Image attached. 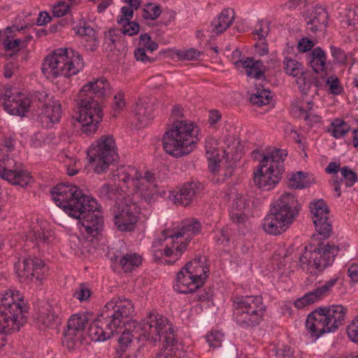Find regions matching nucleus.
<instances>
[{
  "mask_svg": "<svg viewBox=\"0 0 358 358\" xmlns=\"http://www.w3.org/2000/svg\"><path fill=\"white\" fill-rule=\"evenodd\" d=\"M85 66L80 54L72 49L59 48L48 55L42 64V72L48 78H69L83 71Z\"/></svg>",
  "mask_w": 358,
  "mask_h": 358,
  "instance_id": "423d86ee",
  "label": "nucleus"
},
{
  "mask_svg": "<svg viewBox=\"0 0 358 358\" xmlns=\"http://www.w3.org/2000/svg\"><path fill=\"white\" fill-rule=\"evenodd\" d=\"M92 294L90 289L85 284H80L73 293V296L80 301H87Z\"/></svg>",
  "mask_w": 358,
  "mask_h": 358,
  "instance_id": "5fc2aeb1",
  "label": "nucleus"
},
{
  "mask_svg": "<svg viewBox=\"0 0 358 358\" xmlns=\"http://www.w3.org/2000/svg\"><path fill=\"white\" fill-rule=\"evenodd\" d=\"M51 194L55 204L70 217L78 220L88 236L96 238L100 234L103 220L96 199L73 185L59 184Z\"/></svg>",
  "mask_w": 358,
  "mask_h": 358,
  "instance_id": "f257e3e1",
  "label": "nucleus"
},
{
  "mask_svg": "<svg viewBox=\"0 0 358 358\" xmlns=\"http://www.w3.org/2000/svg\"><path fill=\"white\" fill-rule=\"evenodd\" d=\"M269 212L290 224L299 213V203L294 195L285 193L271 204Z\"/></svg>",
  "mask_w": 358,
  "mask_h": 358,
  "instance_id": "2eb2a0df",
  "label": "nucleus"
},
{
  "mask_svg": "<svg viewBox=\"0 0 358 358\" xmlns=\"http://www.w3.org/2000/svg\"><path fill=\"white\" fill-rule=\"evenodd\" d=\"M37 243H47L53 238L51 231H45L41 227H34L30 233Z\"/></svg>",
  "mask_w": 358,
  "mask_h": 358,
  "instance_id": "37998d69",
  "label": "nucleus"
},
{
  "mask_svg": "<svg viewBox=\"0 0 358 358\" xmlns=\"http://www.w3.org/2000/svg\"><path fill=\"white\" fill-rule=\"evenodd\" d=\"M327 85L329 86L330 92L334 95H338L343 91V87L337 77H329L327 80Z\"/></svg>",
  "mask_w": 358,
  "mask_h": 358,
  "instance_id": "6e6d98bb",
  "label": "nucleus"
},
{
  "mask_svg": "<svg viewBox=\"0 0 358 358\" xmlns=\"http://www.w3.org/2000/svg\"><path fill=\"white\" fill-rule=\"evenodd\" d=\"M307 61L312 69L319 73L324 70L327 56L320 47H316L307 55Z\"/></svg>",
  "mask_w": 358,
  "mask_h": 358,
  "instance_id": "473e14b6",
  "label": "nucleus"
},
{
  "mask_svg": "<svg viewBox=\"0 0 358 358\" xmlns=\"http://www.w3.org/2000/svg\"><path fill=\"white\" fill-rule=\"evenodd\" d=\"M48 271V267L44 262L41 259L35 258L34 266L31 273L32 281L34 279L39 281L42 280Z\"/></svg>",
  "mask_w": 358,
  "mask_h": 358,
  "instance_id": "49530a36",
  "label": "nucleus"
},
{
  "mask_svg": "<svg viewBox=\"0 0 358 358\" xmlns=\"http://www.w3.org/2000/svg\"><path fill=\"white\" fill-rule=\"evenodd\" d=\"M315 45V43L313 40L307 37H303L298 42L297 49L299 52H306L311 50Z\"/></svg>",
  "mask_w": 358,
  "mask_h": 358,
  "instance_id": "e2e57ef3",
  "label": "nucleus"
},
{
  "mask_svg": "<svg viewBox=\"0 0 358 358\" xmlns=\"http://www.w3.org/2000/svg\"><path fill=\"white\" fill-rule=\"evenodd\" d=\"M117 180L125 183L131 182L137 189L142 192H152L157 187L154 174L150 171H145L141 175L139 171L133 166H122L117 169L115 175Z\"/></svg>",
  "mask_w": 358,
  "mask_h": 358,
  "instance_id": "ddd939ff",
  "label": "nucleus"
},
{
  "mask_svg": "<svg viewBox=\"0 0 358 358\" xmlns=\"http://www.w3.org/2000/svg\"><path fill=\"white\" fill-rule=\"evenodd\" d=\"M341 176L345 181L346 187H352L357 182V175L348 166H343L340 169Z\"/></svg>",
  "mask_w": 358,
  "mask_h": 358,
  "instance_id": "3c124183",
  "label": "nucleus"
},
{
  "mask_svg": "<svg viewBox=\"0 0 358 358\" xmlns=\"http://www.w3.org/2000/svg\"><path fill=\"white\" fill-rule=\"evenodd\" d=\"M350 130V126L346 122L341 119H336L327 127V132L334 138H339L345 136Z\"/></svg>",
  "mask_w": 358,
  "mask_h": 358,
  "instance_id": "e433bc0d",
  "label": "nucleus"
},
{
  "mask_svg": "<svg viewBox=\"0 0 358 358\" xmlns=\"http://www.w3.org/2000/svg\"><path fill=\"white\" fill-rule=\"evenodd\" d=\"M284 70L287 74L297 77L301 73H303L302 64L296 60L285 57L284 59Z\"/></svg>",
  "mask_w": 358,
  "mask_h": 358,
  "instance_id": "a19ab883",
  "label": "nucleus"
},
{
  "mask_svg": "<svg viewBox=\"0 0 358 358\" xmlns=\"http://www.w3.org/2000/svg\"><path fill=\"white\" fill-rule=\"evenodd\" d=\"M299 76V77H296V83L301 92L303 94H307L312 85L315 83V78L310 77L308 73H304L303 71Z\"/></svg>",
  "mask_w": 358,
  "mask_h": 358,
  "instance_id": "de8ad7c7",
  "label": "nucleus"
},
{
  "mask_svg": "<svg viewBox=\"0 0 358 358\" xmlns=\"http://www.w3.org/2000/svg\"><path fill=\"white\" fill-rule=\"evenodd\" d=\"M31 103L27 95L20 92L9 96L4 101L3 108L10 115L22 117L29 111Z\"/></svg>",
  "mask_w": 358,
  "mask_h": 358,
  "instance_id": "aec40b11",
  "label": "nucleus"
},
{
  "mask_svg": "<svg viewBox=\"0 0 358 358\" xmlns=\"http://www.w3.org/2000/svg\"><path fill=\"white\" fill-rule=\"evenodd\" d=\"M236 67L245 69L246 74L251 78L260 79L264 75V65L260 60H254L248 57L245 60L239 59L234 63Z\"/></svg>",
  "mask_w": 358,
  "mask_h": 358,
  "instance_id": "c756f323",
  "label": "nucleus"
},
{
  "mask_svg": "<svg viewBox=\"0 0 358 358\" xmlns=\"http://www.w3.org/2000/svg\"><path fill=\"white\" fill-rule=\"evenodd\" d=\"M271 99V92L267 90H257V92L250 96V101L259 106L268 104Z\"/></svg>",
  "mask_w": 358,
  "mask_h": 358,
  "instance_id": "79ce46f5",
  "label": "nucleus"
},
{
  "mask_svg": "<svg viewBox=\"0 0 358 358\" xmlns=\"http://www.w3.org/2000/svg\"><path fill=\"white\" fill-rule=\"evenodd\" d=\"M120 257L121 260H120V264L117 266L116 271H122L124 273L131 272L142 263L141 256L136 252H127L125 255Z\"/></svg>",
  "mask_w": 358,
  "mask_h": 358,
  "instance_id": "72a5a7b5",
  "label": "nucleus"
},
{
  "mask_svg": "<svg viewBox=\"0 0 358 358\" xmlns=\"http://www.w3.org/2000/svg\"><path fill=\"white\" fill-rule=\"evenodd\" d=\"M99 196L106 201H116L122 196V190L115 185H103L98 190Z\"/></svg>",
  "mask_w": 358,
  "mask_h": 358,
  "instance_id": "4c0bfd02",
  "label": "nucleus"
},
{
  "mask_svg": "<svg viewBox=\"0 0 358 358\" xmlns=\"http://www.w3.org/2000/svg\"><path fill=\"white\" fill-rule=\"evenodd\" d=\"M312 219L316 231L323 238L330 236L332 227L329 218V210L323 199H317L309 204Z\"/></svg>",
  "mask_w": 358,
  "mask_h": 358,
  "instance_id": "4468645a",
  "label": "nucleus"
},
{
  "mask_svg": "<svg viewBox=\"0 0 358 358\" xmlns=\"http://www.w3.org/2000/svg\"><path fill=\"white\" fill-rule=\"evenodd\" d=\"M215 242L217 245L225 247L229 241V232L227 229L223 228L219 230L214 238Z\"/></svg>",
  "mask_w": 358,
  "mask_h": 358,
  "instance_id": "052dcab7",
  "label": "nucleus"
},
{
  "mask_svg": "<svg viewBox=\"0 0 358 358\" xmlns=\"http://www.w3.org/2000/svg\"><path fill=\"white\" fill-rule=\"evenodd\" d=\"M117 157L115 141L110 135L100 137L92 145L87 152L90 165L97 174L106 172Z\"/></svg>",
  "mask_w": 358,
  "mask_h": 358,
  "instance_id": "9b49d317",
  "label": "nucleus"
},
{
  "mask_svg": "<svg viewBox=\"0 0 358 358\" xmlns=\"http://www.w3.org/2000/svg\"><path fill=\"white\" fill-rule=\"evenodd\" d=\"M71 9V6L67 2L62 0L52 6V13L54 16L60 17L69 13Z\"/></svg>",
  "mask_w": 358,
  "mask_h": 358,
  "instance_id": "864d4df0",
  "label": "nucleus"
},
{
  "mask_svg": "<svg viewBox=\"0 0 358 358\" xmlns=\"http://www.w3.org/2000/svg\"><path fill=\"white\" fill-rule=\"evenodd\" d=\"M347 333L352 342L358 343V315L348 327Z\"/></svg>",
  "mask_w": 358,
  "mask_h": 358,
  "instance_id": "680f3d73",
  "label": "nucleus"
},
{
  "mask_svg": "<svg viewBox=\"0 0 358 358\" xmlns=\"http://www.w3.org/2000/svg\"><path fill=\"white\" fill-rule=\"evenodd\" d=\"M201 222L195 218H189L181 222L180 229L175 231V238L176 240H182L185 243V248L190 240L200 234L201 231Z\"/></svg>",
  "mask_w": 358,
  "mask_h": 358,
  "instance_id": "b1692460",
  "label": "nucleus"
},
{
  "mask_svg": "<svg viewBox=\"0 0 358 358\" xmlns=\"http://www.w3.org/2000/svg\"><path fill=\"white\" fill-rule=\"evenodd\" d=\"M131 322L128 323V327L122 332L121 336L118 338V341L122 346L127 347L131 342L132 338L139 340L142 338L141 333H136L134 327H130Z\"/></svg>",
  "mask_w": 358,
  "mask_h": 358,
  "instance_id": "a18cd8bd",
  "label": "nucleus"
},
{
  "mask_svg": "<svg viewBox=\"0 0 358 358\" xmlns=\"http://www.w3.org/2000/svg\"><path fill=\"white\" fill-rule=\"evenodd\" d=\"M127 248L125 244L119 241L116 244V247L112 248L108 252L107 256L112 262V267L115 271H116V268L120 264V260H121V257L127 252H126Z\"/></svg>",
  "mask_w": 358,
  "mask_h": 358,
  "instance_id": "58836bf2",
  "label": "nucleus"
},
{
  "mask_svg": "<svg viewBox=\"0 0 358 358\" xmlns=\"http://www.w3.org/2000/svg\"><path fill=\"white\" fill-rule=\"evenodd\" d=\"M62 113L61 103L58 101H50L43 106L38 119L43 127L50 129L59 122Z\"/></svg>",
  "mask_w": 358,
  "mask_h": 358,
  "instance_id": "6ab92c4d",
  "label": "nucleus"
},
{
  "mask_svg": "<svg viewBox=\"0 0 358 358\" xmlns=\"http://www.w3.org/2000/svg\"><path fill=\"white\" fill-rule=\"evenodd\" d=\"M199 187V182H187L178 191L171 193L172 200L177 205L187 206L194 201Z\"/></svg>",
  "mask_w": 358,
  "mask_h": 358,
  "instance_id": "393cba45",
  "label": "nucleus"
},
{
  "mask_svg": "<svg viewBox=\"0 0 358 358\" xmlns=\"http://www.w3.org/2000/svg\"><path fill=\"white\" fill-rule=\"evenodd\" d=\"M162 10L159 5L153 3H148L145 5L142 9L141 16L145 20H154L161 14Z\"/></svg>",
  "mask_w": 358,
  "mask_h": 358,
  "instance_id": "c03bdc74",
  "label": "nucleus"
},
{
  "mask_svg": "<svg viewBox=\"0 0 358 358\" xmlns=\"http://www.w3.org/2000/svg\"><path fill=\"white\" fill-rule=\"evenodd\" d=\"M287 155L285 150L275 149L262 158L253 178L259 188L270 190L275 187L285 171L284 161Z\"/></svg>",
  "mask_w": 358,
  "mask_h": 358,
  "instance_id": "1a4fd4ad",
  "label": "nucleus"
},
{
  "mask_svg": "<svg viewBox=\"0 0 358 358\" xmlns=\"http://www.w3.org/2000/svg\"><path fill=\"white\" fill-rule=\"evenodd\" d=\"M3 45L6 51L12 50H18L26 48V41H22V39L20 38L11 40L9 37H7L3 41Z\"/></svg>",
  "mask_w": 358,
  "mask_h": 358,
  "instance_id": "4d7b16f0",
  "label": "nucleus"
},
{
  "mask_svg": "<svg viewBox=\"0 0 358 358\" xmlns=\"http://www.w3.org/2000/svg\"><path fill=\"white\" fill-rule=\"evenodd\" d=\"M330 51L335 62L343 64H345L348 59V56L344 50L338 47L331 45L330 47Z\"/></svg>",
  "mask_w": 358,
  "mask_h": 358,
  "instance_id": "bf43d9fd",
  "label": "nucleus"
},
{
  "mask_svg": "<svg viewBox=\"0 0 358 358\" xmlns=\"http://www.w3.org/2000/svg\"><path fill=\"white\" fill-rule=\"evenodd\" d=\"M139 208L135 203L127 201L119 203L115 211L114 222L115 226L122 231H130L137 222Z\"/></svg>",
  "mask_w": 358,
  "mask_h": 358,
  "instance_id": "dca6fc26",
  "label": "nucleus"
},
{
  "mask_svg": "<svg viewBox=\"0 0 358 358\" xmlns=\"http://www.w3.org/2000/svg\"><path fill=\"white\" fill-rule=\"evenodd\" d=\"M134 311L132 302L127 299L114 298L102 308L97 318L89 327L87 334L94 342L105 341L117 334Z\"/></svg>",
  "mask_w": 358,
  "mask_h": 358,
  "instance_id": "7ed1b4c3",
  "label": "nucleus"
},
{
  "mask_svg": "<svg viewBox=\"0 0 358 358\" xmlns=\"http://www.w3.org/2000/svg\"><path fill=\"white\" fill-rule=\"evenodd\" d=\"M145 47H138L134 51V57L137 61H141L143 63H150L154 62L152 57H149L146 54Z\"/></svg>",
  "mask_w": 358,
  "mask_h": 358,
  "instance_id": "69168bd1",
  "label": "nucleus"
},
{
  "mask_svg": "<svg viewBox=\"0 0 358 358\" xmlns=\"http://www.w3.org/2000/svg\"><path fill=\"white\" fill-rule=\"evenodd\" d=\"M313 103L312 101H308L306 103V107H299V110L301 114L303 116L304 120L306 122H317L320 121V117L315 115L311 113Z\"/></svg>",
  "mask_w": 358,
  "mask_h": 358,
  "instance_id": "603ef678",
  "label": "nucleus"
},
{
  "mask_svg": "<svg viewBox=\"0 0 358 358\" xmlns=\"http://www.w3.org/2000/svg\"><path fill=\"white\" fill-rule=\"evenodd\" d=\"M194 125L187 121H176L168 129L162 138L165 152L175 157L187 155L193 150L196 143Z\"/></svg>",
  "mask_w": 358,
  "mask_h": 358,
  "instance_id": "0eeeda50",
  "label": "nucleus"
},
{
  "mask_svg": "<svg viewBox=\"0 0 358 358\" xmlns=\"http://www.w3.org/2000/svg\"><path fill=\"white\" fill-rule=\"evenodd\" d=\"M223 335L219 331H211L206 337V342L210 347L218 348L221 346Z\"/></svg>",
  "mask_w": 358,
  "mask_h": 358,
  "instance_id": "13d9d810",
  "label": "nucleus"
},
{
  "mask_svg": "<svg viewBox=\"0 0 358 358\" xmlns=\"http://www.w3.org/2000/svg\"><path fill=\"white\" fill-rule=\"evenodd\" d=\"M109 90V84L103 77L84 85L77 95L79 108L78 121L80 124L82 134H94L103 118L101 103Z\"/></svg>",
  "mask_w": 358,
  "mask_h": 358,
  "instance_id": "f03ea898",
  "label": "nucleus"
},
{
  "mask_svg": "<svg viewBox=\"0 0 358 358\" xmlns=\"http://www.w3.org/2000/svg\"><path fill=\"white\" fill-rule=\"evenodd\" d=\"M328 317L331 322L332 329L336 331L338 327L343 324L348 308L342 305H332L328 307H323Z\"/></svg>",
  "mask_w": 358,
  "mask_h": 358,
  "instance_id": "7c9ffc66",
  "label": "nucleus"
},
{
  "mask_svg": "<svg viewBox=\"0 0 358 358\" xmlns=\"http://www.w3.org/2000/svg\"><path fill=\"white\" fill-rule=\"evenodd\" d=\"M34 260L35 258H28L15 264V273L21 281L26 282L32 281L31 273L34 266Z\"/></svg>",
  "mask_w": 358,
  "mask_h": 358,
  "instance_id": "c9c22d12",
  "label": "nucleus"
},
{
  "mask_svg": "<svg viewBox=\"0 0 358 358\" xmlns=\"http://www.w3.org/2000/svg\"><path fill=\"white\" fill-rule=\"evenodd\" d=\"M123 26L122 33L129 36L136 34L139 31V25L135 22L128 20L121 23Z\"/></svg>",
  "mask_w": 358,
  "mask_h": 358,
  "instance_id": "0e129e2a",
  "label": "nucleus"
},
{
  "mask_svg": "<svg viewBox=\"0 0 358 358\" xmlns=\"http://www.w3.org/2000/svg\"><path fill=\"white\" fill-rule=\"evenodd\" d=\"M88 323L89 318L85 313L74 314L69 319L64 333L68 348H73L77 343L82 342L83 332Z\"/></svg>",
  "mask_w": 358,
  "mask_h": 358,
  "instance_id": "a211bd4d",
  "label": "nucleus"
},
{
  "mask_svg": "<svg viewBox=\"0 0 358 358\" xmlns=\"http://www.w3.org/2000/svg\"><path fill=\"white\" fill-rule=\"evenodd\" d=\"M235 17L234 12L231 8L224 9L210 24L212 35H220L231 25Z\"/></svg>",
  "mask_w": 358,
  "mask_h": 358,
  "instance_id": "cd10ccee",
  "label": "nucleus"
},
{
  "mask_svg": "<svg viewBox=\"0 0 358 358\" xmlns=\"http://www.w3.org/2000/svg\"><path fill=\"white\" fill-rule=\"evenodd\" d=\"M289 226L285 220L271 215L269 212L264 220L262 227L264 230L271 235H278L284 232Z\"/></svg>",
  "mask_w": 358,
  "mask_h": 358,
  "instance_id": "c85d7f7f",
  "label": "nucleus"
},
{
  "mask_svg": "<svg viewBox=\"0 0 358 358\" xmlns=\"http://www.w3.org/2000/svg\"><path fill=\"white\" fill-rule=\"evenodd\" d=\"M307 174L302 171L293 173L290 178L291 185L294 189H303L308 186Z\"/></svg>",
  "mask_w": 358,
  "mask_h": 358,
  "instance_id": "8fccbe9b",
  "label": "nucleus"
},
{
  "mask_svg": "<svg viewBox=\"0 0 358 358\" xmlns=\"http://www.w3.org/2000/svg\"><path fill=\"white\" fill-rule=\"evenodd\" d=\"M184 267L187 268V270L189 271L190 274L197 282H201V286L202 287L208 277L209 269L204 265V262H201V258H195L187 263Z\"/></svg>",
  "mask_w": 358,
  "mask_h": 358,
  "instance_id": "2f4dec72",
  "label": "nucleus"
},
{
  "mask_svg": "<svg viewBox=\"0 0 358 358\" xmlns=\"http://www.w3.org/2000/svg\"><path fill=\"white\" fill-rule=\"evenodd\" d=\"M134 327L136 333H141L142 338L153 342H163L166 347H171L169 352L165 355H159L157 358H187L186 353L178 350H173L176 342L175 335L170 322L162 315L152 311L141 322L131 321L130 327Z\"/></svg>",
  "mask_w": 358,
  "mask_h": 358,
  "instance_id": "20e7f679",
  "label": "nucleus"
},
{
  "mask_svg": "<svg viewBox=\"0 0 358 358\" xmlns=\"http://www.w3.org/2000/svg\"><path fill=\"white\" fill-rule=\"evenodd\" d=\"M317 255V253H313V250H308L306 248L304 252L299 258V266L303 271L315 274L316 271H318L315 262Z\"/></svg>",
  "mask_w": 358,
  "mask_h": 358,
  "instance_id": "f704fd0d",
  "label": "nucleus"
},
{
  "mask_svg": "<svg viewBox=\"0 0 358 358\" xmlns=\"http://www.w3.org/2000/svg\"><path fill=\"white\" fill-rule=\"evenodd\" d=\"M306 327L308 334L314 340L317 339L324 334L334 332L330 319L323 307L316 308L308 315Z\"/></svg>",
  "mask_w": 358,
  "mask_h": 358,
  "instance_id": "f3484780",
  "label": "nucleus"
},
{
  "mask_svg": "<svg viewBox=\"0 0 358 358\" xmlns=\"http://www.w3.org/2000/svg\"><path fill=\"white\" fill-rule=\"evenodd\" d=\"M305 20L308 29L315 34L327 27L328 14L324 8L315 6L306 12Z\"/></svg>",
  "mask_w": 358,
  "mask_h": 358,
  "instance_id": "4be33fe9",
  "label": "nucleus"
},
{
  "mask_svg": "<svg viewBox=\"0 0 358 358\" xmlns=\"http://www.w3.org/2000/svg\"><path fill=\"white\" fill-rule=\"evenodd\" d=\"M348 25H355L358 23V6L350 8L346 14Z\"/></svg>",
  "mask_w": 358,
  "mask_h": 358,
  "instance_id": "774afa93",
  "label": "nucleus"
},
{
  "mask_svg": "<svg viewBox=\"0 0 358 358\" xmlns=\"http://www.w3.org/2000/svg\"><path fill=\"white\" fill-rule=\"evenodd\" d=\"M232 306L234 321L245 329L259 325L266 312L263 299L259 295L236 296Z\"/></svg>",
  "mask_w": 358,
  "mask_h": 358,
  "instance_id": "6e6552de",
  "label": "nucleus"
},
{
  "mask_svg": "<svg viewBox=\"0 0 358 358\" xmlns=\"http://www.w3.org/2000/svg\"><path fill=\"white\" fill-rule=\"evenodd\" d=\"M187 269L183 267L178 273L176 282L173 286L174 290L181 294L194 292L201 287V282H197Z\"/></svg>",
  "mask_w": 358,
  "mask_h": 358,
  "instance_id": "5701e85b",
  "label": "nucleus"
},
{
  "mask_svg": "<svg viewBox=\"0 0 358 358\" xmlns=\"http://www.w3.org/2000/svg\"><path fill=\"white\" fill-rule=\"evenodd\" d=\"M185 251V243L182 240H176L172 229L163 230L152 245L154 261L161 262L162 264H174Z\"/></svg>",
  "mask_w": 358,
  "mask_h": 358,
  "instance_id": "9d476101",
  "label": "nucleus"
},
{
  "mask_svg": "<svg viewBox=\"0 0 358 358\" xmlns=\"http://www.w3.org/2000/svg\"><path fill=\"white\" fill-rule=\"evenodd\" d=\"M338 247L334 245H331L329 243L326 245L320 244L319 247L315 248L313 252L317 253V263L318 271H322L327 266H330L335 257L338 252Z\"/></svg>",
  "mask_w": 358,
  "mask_h": 358,
  "instance_id": "a878e982",
  "label": "nucleus"
},
{
  "mask_svg": "<svg viewBox=\"0 0 358 358\" xmlns=\"http://www.w3.org/2000/svg\"><path fill=\"white\" fill-rule=\"evenodd\" d=\"M155 100L150 98L140 99L134 108L135 115L138 121L144 125L154 117Z\"/></svg>",
  "mask_w": 358,
  "mask_h": 358,
  "instance_id": "bb28decb",
  "label": "nucleus"
},
{
  "mask_svg": "<svg viewBox=\"0 0 358 358\" xmlns=\"http://www.w3.org/2000/svg\"><path fill=\"white\" fill-rule=\"evenodd\" d=\"M57 320V315L52 312L45 313L41 316V322L46 327H50L56 324Z\"/></svg>",
  "mask_w": 358,
  "mask_h": 358,
  "instance_id": "338daca9",
  "label": "nucleus"
},
{
  "mask_svg": "<svg viewBox=\"0 0 358 358\" xmlns=\"http://www.w3.org/2000/svg\"><path fill=\"white\" fill-rule=\"evenodd\" d=\"M336 282V278L327 281L323 285L317 287L313 291L306 293L303 296L297 299L294 302V306L297 308H303L307 305L313 303L317 301L323 299L329 294L331 289L335 285Z\"/></svg>",
  "mask_w": 358,
  "mask_h": 358,
  "instance_id": "412c9836",
  "label": "nucleus"
},
{
  "mask_svg": "<svg viewBox=\"0 0 358 358\" xmlns=\"http://www.w3.org/2000/svg\"><path fill=\"white\" fill-rule=\"evenodd\" d=\"M117 38L118 35L115 33V30L110 29L106 32L103 44V49L108 52L115 50Z\"/></svg>",
  "mask_w": 358,
  "mask_h": 358,
  "instance_id": "09e8293b",
  "label": "nucleus"
},
{
  "mask_svg": "<svg viewBox=\"0 0 358 358\" xmlns=\"http://www.w3.org/2000/svg\"><path fill=\"white\" fill-rule=\"evenodd\" d=\"M243 205L244 201L241 198H237L236 203H233L230 217L234 223L241 224L245 222V216L243 210Z\"/></svg>",
  "mask_w": 358,
  "mask_h": 358,
  "instance_id": "ea45409f",
  "label": "nucleus"
},
{
  "mask_svg": "<svg viewBox=\"0 0 358 358\" xmlns=\"http://www.w3.org/2000/svg\"><path fill=\"white\" fill-rule=\"evenodd\" d=\"M22 164L17 163L5 150L0 149V177L10 184L26 187L30 182V173L21 169Z\"/></svg>",
  "mask_w": 358,
  "mask_h": 358,
  "instance_id": "f8f14e48",
  "label": "nucleus"
},
{
  "mask_svg": "<svg viewBox=\"0 0 358 358\" xmlns=\"http://www.w3.org/2000/svg\"><path fill=\"white\" fill-rule=\"evenodd\" d=\"M28 307L24 294L18 290L7 289L0 294V348L6 345V335L18 331L27 322Z\"/></svg>",
  "mask_w": 358,
  "mask_h": 358,
  "instance_id": "39448f33",
  "label": "nucleus"
}]
</instances>
